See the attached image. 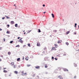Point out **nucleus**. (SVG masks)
<instances>
[{"instance_id":"1","label":"nucleus","mask_w":79,"mask_h":79,"mask_svg":"<svg viewBox=\"0 0 79 79\" xmlns=\"http://www.w3.org/2000/svg\"><path fill=\"white\" fill-rule=\"evenodd\" d=\"M56 48H57V47H52L51 50H52V51H53V50H55V51L56 50Z\"/></svg>"},{"instance_id":"2","label":"nucleus","mask_w":79,"mask_h":79,"mask_svg":"<svg viewBox=\"0 0 79 79\" xmlns=\"http://www.w3.org/2000/svg\"><path fill=\"white\" fill-rule=\"evenodd\" d=\"M22 38H20L19 40L18 41V42H20V43H21V44H23V41L22 40Z\"/></svg>"},{"instance_id":"3","label":"nucleus","mask_w":79,"mask_h":79,"mask_svg":"<svg viewBox=\"0 0 79 79\" xmlns=\"http://www.w3.org/2000/svg\"><path fill=\"white\" fill-rule=\"evenodd\" d=\"M62 42V40H59L58 41V44H61Z\"/></svg>"},{"instance_id":"4","label":"nucleus","mask_w":79,"mask_h":79,"mask_svg":"<svg viewBox=\"0 0 79 79\" xmlns=\"http://www.w3.org/2000/svg\"><path fill=\"white\" fill-rule=\"evenodd\" d=\"M35 68H36V69H39L40 68V66H37L35 67Z\"/></svg>"},{"instance_id":"5","label":"nucleus","mask_w":79,"mask_h":79,"mask_svg":"<svg viewBox=\"0 0 79 79\" xmlns=\"http://www.w3.org/2000/svg\"><path fill=\"white\" fill-rule=\"evenodd\" d=\"M37 46H40V43H39V42L37 44Z\"/></svg>"},{"instance_id":"6","label":"nucleus","mask_w":79,"mask_h":79,"mask_svg":"<svg viewBox=\"0 0 79 79\" xmlns=\"http://www.w3.org/2000/svg\"><path fill=\"white\" fill-rule=\"evenodd\" d=\"M64 71H68V70L66 69H64Z\"/></svg>"},{"instance_id":"7","label":"nucleus","mask_w":79,"mask_h":79,"mask_svg":"<svg viewBox=\"0 0 79 79\" xmlns=\"http://www.w3.org/2000/svg\"><path fill=\"white\" fill-rule=\"evenodd\" d=\"M53 32H57V30H54L53 31Z\"/></svg>"},{"instance_id":"8","label":"nucleus","mask_w":79,"mask_h":79,"mask_svg":"<svg viewBox=\"0 0 79 79\" xmlns=\"http://www.w3.org/2000/svg\"><path fill=\"white\" fill-rule=\"evenodd\" d=\"M47 67H48V66L47 65V64H45V68H47Z\"/></svg>"},{"instance_id":"9","label":"nucleus","mask_w":79,"mask_h":79,"mask_svg":"<svg viewBox=\"0 0 79 79\" xmlns=\"http://www.w3.org/2000/svg\"><path fill=\"white\" fill-rule=\"evenodd\" d=\"M27 74V73H23V74H22V76H24V75H26Z\"/></svg>"},{"instance_id":"10","label":"nucleus","mask_w":79,"mask_h":79,"mask_svg":"<svg viewBox=\"0 0 79 79\" xmlns=\"http://www.w3.org/2000/svg\"><path fill=\"white\" fill-rule=\"evenodd\" d=\"M11 23L12 24H14V21H11Z\"/></svg>"},{"instance_id":"11","label":"nucleus","mask_w":79,"mask_h":79,"mask_svg":"<svg viewBox=\"0 0 79 79\" xmlns=\"http://www.w3.org/2000/svg\"><path fill=\"white\" fill-rule=\"evenodd\" d=\"M17 61H19V60H20V58H18L17 59Z\"/></svg>"},{"instance_id":"12","label":"nucleus","mask_w":79,"mask_h":79,"mask_svg":"<svg viewBox=\"0 0 79 79\" xmlns=\"http://www.w3.org/2000/svg\"><path fill=\"white\" fill-rule=\"evenodd\" d=\"M69 32H70V31H67L66 32V34H69Z\"/></svg>"},{"instance_id":"13","label":"nucleus","mask_w":79,"mask_h":79,"mask_svg":"<svg viewBox=\"0 0 79 79\" xmlns=\"http://www.w3.org/2000/svg\"><path fill=\"white\" fill-rule=\"evenodd\" d=\"M15 27H18V24H15Z\"/></svg>"},{"instance_id":"14","label":"nucleus","mask_w":79,"mask_h":79,"mask_svg":"<svg viewBox=\"0 0 79 79\" xmlns=\"http://www.w3.org/2000/svg\"><path fill=\"white\" fill-rule=\"evenodd\" d=\"M28 46L29 47H31V44H28Z\"/></svg>"},{"instance_id":"15","label":"nucleus","mask_w":79,"mask_h":79,"mask_svg":"<svg viewBox=\"0 0 79 79\" xmlns=\"http://www.w3.org/2000/svg\"><path fill=\"white\" fill-rule=\"evenodd\" d=\"M16 47H20V46H19V45H18L17 46H16Z\"/></svg>"},{"instance_id":"16","label":"nucleus","mask_w":79,"mask_h":79,"mask_svg":"<svg viewBox=\"0 0 79 79\" xmlns=\"http://www.w3.org/2000/svg\"><path fill=\"white\" fill-rule=\"evenodd\" d=\"M14 73H15V74H18V72H17V71H14Z\"/></svg>"},{"instance_id":"17","label":"nucleus","mask_w":79,"mask_h":79,"mask_svg":"<svg viewBox=\"0 0 79 79\" xmlns=\"http://www.w3.org/2000/svg\"><path fill=\"white\" fill-rule=\"evenodd\" d=\"M52 60H54V57L53 56L52 57Z\"/></svg>"},{"instance_id":"18","label":"nucleus","mask_w":79,"mask_h":79,"mask_svg":"<svg viewBox=\"0 0 79 79\" xmlns=\"http://www.w3.org/2000/svg\"><path fill=\"white\" fill-rule=\"evenodd\" d=\"M41 32V31H40V29H38V32Z\"/></svg>"},{"instance_id":"19","label":"nucleus","mask_w":79,"mask_h":79,"mask_svg":"<svg viewBox=\"0 0 79 79\" xmlns=\"http://www.w3.org/2000/svg\"><path fill=\"white\" fill-rule=\"evenodd\" d=\"M52 18H54V15H53V14H52Z\"/></svg>"},{"instance_id":"20","label":"nucleus","mask_w":79,"mask_h":79,"mask_svg":"<svg viewBox=\"0 0 79 79\" xmlns=\"http://www.w3.org/2000/svg\"><path fill=\"white\" fill-rule=\"evenodd\" d=\"M55 47H57L58 46V44H55Z\"/></svg>"},{"instance_id":"21","label":"nucleus","mask_w":79,"mask_h":79,"mask_svg":"<svg viewBox=\"0 0 79 79\" xmlns=\"http://www.w3.org/2000/svg\"><path fill=\"white\" fill-rule=\"evenodd\" d=\"M65 44H66V45H69V43L68 42L66 43Z\"/></svg>"},{"instance_id":"22","label":"nucleus","mask_w":79,"mask_h":79,"mask_svg":"<svg viewBox=\"0 0 79 79\" xmlns=\"http://www.w3.org/2000/svg\"><path fill=\"white\" fill-rule=\"evenodd\" d=\"M8 55H10L11 54V52H9L8 53Z\"/></svg>"},{"instance_id":"23","label":"nucleus","mask_w":79,"mask_h":79,"mask_svg":"<svg viewBox=\"0 0 79 79\" xmlns=\"http://www.w3.org/2000/svg\"><path fill=\"white\" fill-rule=\"evenodd\" d=\"M13 42V41H11L10 42V44H12Z\"/></svg>"},{"instance_id":"24","label":"nucleus","mask_w":79,"mask_h":79,"mask_svg":"<svg viewBox=\"0 0 79 79\" xmlns=\"http://www.w3.org/2000/svg\"><path fill=\"white\" fill-rule=\"evenodd\" d=\"M5 16L6 17V18H7V19H8L9 18H8V16H6V15H5Z\"/></svg>"},{"instance_id":"25","label":"nucleus","mask_w":79,"mask_h":79,"mask_svg":"<svg viewBox=\"0 0 79 79\" xmlns=\"http://www.w3.org/2000/svg\"><path fill=\"white\" fill-rule=\"evenodd\" d=\"M7 28L10 27V25H7Z\"/></svg>"},{"instance_id":"26","label":"nucleus","mask_w":79,"mask_h":79,"mask_svg":"<svg viewBox=\"0 0 79 79\" xmlns=\"http://www.w3.org/2000/svg\"><path fill=\"white\" fill-rule=\"evenodd\" d=\"M28 58H27V57L25 58V60H27H27H28Z\"/></svg>"},{"instance_id":"27","label":"nucleus","mask_w":79,"mask_h":79,"mask_svg":"<svg viewBox=\"0 0 79 79\" xmlns=\"http://www.w3.org/2000/svg\"><path fill=\"white\" fill-rule=\"evenodd\" d=\"M3 72H4V73H7V71H6V70H4Z\"/></svg>"},{"instance_id":"28","label":"nucleus","mask_w":79,"mask_h":79,"mask_svg":"<svg viewBox=\"0 0 79 79\" xmlns=\"http://www.w3.org/2000/svg\"><path fill=\"white\" fill-rule=\"evenodd\" d=\"M6 33H7V34H10V32H9V31H7L6 32Z\"/></svg>"},{"instance_id":"29","label":"nucleus","mask_w":79,"mask_h":79,"mask_svg":"<svg viewBox=\"0 0 79 79\" xmlns=\"http://www.w3.org/2000/svg\"><path fill=\"white\" fill-rule=\"evenodd\" d=\"M44 50H47V48L45 47L44 48Z\"/></svg>"},{"instance_id":"30","label":"nucleus","mask_w":79,"mask_h":79,"mask_svg":"<svg viewBox=\"0 0 79 79\" xmlns=\"http://www.w3.org/2000/svg\"><path fill=\"white\" fill-rule=\"evenodd\" d=\"M27 66L28 67H29V66H31V65L30 64V65H27Z\"/></svg>"},{"instance_id":"31","label":"nucleus","mask_w":79,"mask_h":79,"mask_svg":"<svg viewBox=\"0 0 79 79\" xmlns=\"http://www.w3.org/2000/svg\"><path fill=\"white\" fill-rule=\"evenodd\" d=\"M76 25H77V24L75 23V27H76Z\"/></svg>"},{"instance_id":"32","label":"nucleus","mask_w":79,"mask_h":79,"mask_svg":"<svg viewBox=\"0 0 79 79\" xmlns=\"http://www.w3.org/2000/svg\"><path fill=\"white\" fill-rule=\"evenodd\" d=\"M55 60H58V59H57V58H55Z\"/></svg>"},{"instance_id":"33","label":"nucleus","mask_w":79,"mask_h":79,"mask_svg":"<svg viewBox=\"0 0 79 79\" xmlns=\"http://www.w3.org/2000/svg\"><path fill=\"white\" fill-rule=\"evenodd\" d=\"M26 47V45H24L23 46V47L24 48Z\"/></svg>"},{"instance_id":"34","label":"nucleus","mask_w":79,"mask_h":79,"mask_svg":"<svg viewBox=\"0 0 79 79\" xmlns=\"http://www.w3.org/2000/svg\"><path fill=\"white\" fill-rule=\"evenodd\" d=\"M14 68H16V65H14Z\"/></svg>"},{"instance_id":"35","label":"nucleus","mask_w":79,"mask_h":79,"mask_svg":"<svg viewBox=\"0 0 79 79\" xmlns=\"http://www.w3.org/2000/svg\"><path fill=\"white\" fill-rule=\"evenodd\" d=\"M4 42H5V39H3Z\"/></svg>"},{"instance_id":"36","label":"nucleus","mask_w":79,"mask_h":79,"mask_svg":"<svg viewBox=\"0 0 79 79\" xmlns=\"http://www.w3.org/2000/svg\"><path fill=\"white\" fill-rule=\"evenodd\" d=\"M31 30L28 31V33H29V32H31Z\"/></svg>"},{"instance_id":"37","label":"nucleus","mask_w":79,"mask_h":79,"mask_svg":"<svg viewBox=\"0 0 79 79\" xmlns=\"http://www.w3.org/2000/svg\"><path fill=\"white\" fill-rule=\"evenodd\" d=\"M0 50H2V47L0 48Z\"/></svg>"},{"instance_id":"38","label":"nucleus","mask_w":79,"mask_h":79,"mask_svg":"<svg viewBox=\"0 0 79 79\" xmlns=\"http://www.w3.org/2000/svg\"><path fill=\"white\" fill-rule=\"evenodd\" d=\"M2 19H5V17L2 18Z\"/></svg>"},{"instance_id":"39","label":"nucleus","mask_w":79,"mask_h":79,"mask_svg":"<svg viewBox=\"0 0 79 79\" xmlns=\"http://www.w3.org/2000/svg\"><path fill=\"white\" fill-rule=\"evenodd\" d=\"M2 29L1 28H0V31H2Z\"/></svg>"},{"instance_id":"40","label":"nucleus","mask_w":79,"mask_h":79,"mask_svg":"<svg viewBox=\"0 0 79 79\" xmlns=\"http://www.w3.org/2000/svg\"><path fill=\"white\" fill-rule=\"evenodd\" d=\"M22 74H23V73H24V72H23V71L22 72Z\"/></svg>"},{"instance_id":"41","label":"nucleus","mask_w":79,"mask_h":79,"mask_svg":"<svg viewBox=\"0 0 79 79\" xmlns=\"http://www.w3.org/2000/svg\"><path fill=\"white\" fill-rule=\"evenodd\" d=\"M14 6H15L16 7V5L15 4H14ZM16 8H15V9H16Z\"/></svg>"},{"instance_id":"42","label":"nucleus","mask_w":79,"mask_h":79,"mask_svg":"<svg viewBox=\"0 0 79 79\" xmlns=\"http://www.w3.org/2000/svg\"><path fill=\"white\" fill-rule=\"evenodd\" d=\"M6 69V68H4L3 69Z\"/></svg>"},{"instance_id":"43","label":"nucleus","mask_w":79,"mask_h":79,"mask_svg":"<svg viewBox=\"0 0 79 79\" xmlns=\"http://www.w3.org/2000/svg\"><path fill=\"white\" fill-rule=\"evenodd\" d=\"M43 6H45V5H44V4H43Z\"/></svg>"},{"instance_id":"44","label":"nucleus","mask_w":79,"mask_h":79,"mask_svg":"<svg viewBox=\"0 0 79 79\" xmlns=\"http://www.w3.org/2000/svg\"><path fill=\"white\" fill-rule=\"evenodd\" d=\"M20 38V37H18V39H19Z\"/></svg>"},{"instance_id":"45","label":"nucleus","mask_w":79,"mask_h":79,"mask_svg":"<svg viewBox=\"0 0 79 79\" xmlns=\"http://www.w3.org/2000/svg\"><path fill=\"white\" fill-rule=\"evenodd\" d=\"M0 61H2V59H0Z\"/></svg>"},{"instance_id":"46","label":"nucleus","mask_w":79,"mask_h":79,"mask_svg":"<svg viewBox=\"0 0 79 79\" xmlns=\"http://www.w3.org/2000/svg\"><path fill=\"white\" fill-rule=\"evenodd\" d=\"M58 56H60V54H58Z\"/></svg>"},{"instance_id":"47","label":"nucleus","mask_w":79,"mask_h":79,"mask_svg":"<svg viewBox=\"0 0 79 79\" xmlns=\"http://www.w3.org/2000/svg\"><path fill=\"white\" fill-rule=\"evenodd\" d=\"M76 76H75L74 77V78H76Z\"/></svg>"},{"instance_id":"48","label":"nucleus","mask_w":79,"mask_h":79,"mask_svg":"<svg viewBox=\"0 0 79 79\" xmlns=\"http://www.w3.org/2000/svg\"><path fill=\"white\" fill-rule=\"evenodd\" d=\"M77 34L76 32H75L74 33V34Z\"/></svg>"},{"instance_id":"49","label":"nucleus","mask_w":79,"mask_h":79,"mask_svg":"<svg viewBox=\"0 0 79 79\" xmlns=\"http://www.w3.org/2000/svg\"><path fill=\"white\" fill-rule=\"evenodd\" d=\"M45 13H46V12H44V13H44V14H45Z\"/></svg>"},{"instance_id":"50","label":"nucleus","mask_w":79,"mask_h":79,"mask_svg":"<svg viewBox=\"0 0 79 79\" xmlns=\"http://www.w3.org/2000/svg\"><path fill=\"white\" fill-rule=\"evenodd\" d=\"M24 34H26V32H25L24 33Z\"/></svg>"},{"instance_id":"51","label":"nucleus","mask_w":79,"mask_h":79,"mask_svg":"<svg viewBox=\"0 0 79 79\" xmlns=\"http://www.w3.org/2000/svg\"><path fill=\"white\" fill-rule=\"evenodd\" d=\"M25 31L24 30V31H23V32H24Z\"/></svg>"},{"instance_id":"52","label":"nucleus","mask_w":79,"mask_h":79,"mask_svg":"<svg viewBox=\"0 0 79 79\" xmlns=\"http://www.w3.org/2000/svg\"><path fill=\"white\" fill-rule=\"evenodd\" d=\"M78 28H79V25L78 26Z\"/></svg>"},{"instance_id":"53","label":"nucleus","mask_w":79,"mask_h":79,"mask_svg":"<svg viewBox=\"0 0 79 79\" xmlns=\"http://www.w3.org/2000/svg\"><path fill=\"white\" fill-rule=\"evenodd\" d=\"M23 60H24V58L23 59Z\"/></svg>"},{"instance_id":"54","label":"nucleus","mask_w":79,"mask_h":79,"mask_svg":"<svg viewBox=\"0 0 79 79\" xmlns=\"http://www.w3.org/2000/svg\"><path fill=\"white\" fill-rule=\"evenodd\" d=\"M27 79H30V78H28Z\"/></svg>"},{"instance_id":"55","label":"nucleus","mask_w":79,"mask_h":79,"mask_svg":"<svg viewBox=\"0 0 79 79\" xmlns=\"http://www.w3.org/2000/svg\"><path fill=\"white\" fill-rule=\"evenodd\" d=\"M27 58H28V57H27Z\"/></svg>"}]
</instances>
